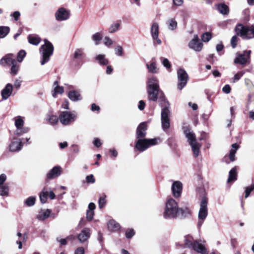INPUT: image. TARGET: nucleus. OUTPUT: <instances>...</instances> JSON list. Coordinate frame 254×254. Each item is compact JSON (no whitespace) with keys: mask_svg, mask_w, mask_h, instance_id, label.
<instances>
[{"mask_svg":"<svg viewBox=\"0 0 254 254\" xmlns=\"http://www.w3.org/2000/svg\"><path fill=\"white\" fill-rule=\"evenodd\" d=\"M147 126L145 123H140L137 127L136 136L137 139L144 138L146 135Z\"/></svg>","mask_w":254,"mask_h":254,"instance_id":"obj_17","label":"nucleus"},{"mask_svg":"<svg viewBox=\"0 0 254 254\" xmlns=\"http://www.w3.org/2000/svg\"><path fill=\"white\" fill-rule=\"evenodd\" d=\"M211 34L209 32L203 33L201 36V40L203 42H207L211 39Z\"/></svg>","mask_w":254,"mask_h":254,"instance_id":"obj_44","label":"nucleus"},{"mask_svg":"<svg viewBox=\"0 0 254 254\" xmlns=\"http://www.w3.org/2000/svg\"><path fill=\"white\" fill-rule=\"evenodd\" d=\"M145 104L142 100H140L138 103V108L139 110L142 111L144 109Z\"/></svg>","mask_w":254,"mask_h":254,"instance_id":"obj_61","label":"nucleus"},{"mask_svg":"<svg viewBox=\"0 0 254 254\" xmlns=\"http://www.w3.org/2000/svg\"><path fill=\"white\" fill-rule=\"evenodd\" d=\"M93 144L97 147H99L102 145L101 140H100V139L98 138H96L94 139Z\"/></svg>","mask_w":254,"mask_h":254,"instance_id":"obj_60","label":"nucleus"},{"mask_svg":"<svg viewBox=\"0 0 254 254\" xmlns=\"http://www.w3.org/2000/svg\"><path fill=\"white\" fill-rule=\"evenodd\" d=\"M9 30L8 26H0V39L4 38L9 32Z\"/></svg>","mask_w":254,"mask_h":254,"instance_id":"obj_34","label":"nucleus"},{"mask_svg":"<svg viewBox=\"0 0 254 254\" xmlns=\"http://www.w3.org/2000/svg\"><path fill=\"white\" fill-rule=\"evenodd\" d=\"M11 67V73L13 75H16L18 71L19 66L16 65V63H13Z\"/></svg>","mask_w":254,"mask_h":254,"instance_id":"obj_49","label":"nucleus"},{"mask_svg":"<svg viewBox=\"0 0 254 254\" xmlns=\"http://www.w3.org/2000/svg\"><path fill=\"white\" fill-rule=\"evenodd\" d=\"M69 99L74 102L81 100L82 99L80 93L76 90L70 91L68 93Z\"/></svg>","mask_w":254,"mask_h":254,"instance_id":"obj_23","label":"nucleus"},{"mask_svg":"<svg viewBox=\"0 0 254 254\" xmlns=\"http://www.w3.org/2000/svg\"><path fill=\"white\" fill-rule=\"evenodd\" d=\"M15 122V126L16 128L15 134L18 136H21L24 133L28 132L29 128L28 127H24L23 118L20 116H17L13 119Z\"/></svg>","mask_w":254,"mask_h":254,"instance_id":"obj_11","label":"nucleus"},{"mask_svg":"<svg viewBox=\"0 0 254 254\" xmlns=\"http://www.w3.org/2000/svg\"><path fill=\"white\" fill-rule=\"evenodd\" d=\"M12 55L9 54L6 55L5 57L2 58L0 60V64L5 65L6 64H11L13 63H16V61L14 59L12 58Z\"/></svg>","mask_w":254,"mask_h":254,"instance_id":"obj_26","label":"nucleus"},{"mask_svg":"<svg viewBox=\"0 0 254 254\" xmlns=\"http://www.w3.org/2000/svg\"><path fill=\"white\" fill-rule=\"evenodd\" d=\"M237 179V171L236 167L233 168L229 173V177L227 180L228 183L234 182Z\"/></svg>","mask_w":254,"mask_h":254,"instance_id":"obj_27","label":"nucleus"},{"mask_svg":"<svg viewBox=\"0 0 254 254\" xmlns=\"http://www.w3.org/2000/svg\"><path fill=\"white\" fill-rule=\"evenodd\" d=\"M62 169L60 166H55L47 174V178L52 179L59 177L61 174Z\"/></svg>","mask_w":254,"mask_h":254,"instance_id":"obj_19","label":"nucleus"},{"mask_svg":"<svg viewBox=\"0 0 254 254\" xmlns=\"http://www.w3.org/2000/svg\"><path fill=\"white\" fill-rule=\"evenodd\" d=\"M84 54L83 49H77L74 54V57L76 59H78L81 57Z\"/></svg>","mask_w":254,"mask_h":254,"instance_id":"obj_47","label":"nucleus"},{"mask_svg":"<svg viewBox=\"0 0 254 254\" xmlns=\"http://www.w3.org/2000/svg\"><path fill=\"white\" fill-rule=\"evenodd\" d=\"M48 195V191L45 190V189H44L43 191L39 194L40 201L42 203L44 204L46 202L47 200Z\"/></svg>","mask_w":254,"mask_h":254,"instance_id":"obj_36","label":"nucleus"},{"mask_svg":"<svg viewBox=\"0 0 254 254\" xmlns=\"http://www.w3.org/2000/svg\"><path fill=\"white\" fill-rule=\"evenodd\" d=\"M160 60L164 67L167 69H169L171 67V64L167 59L161 57Z\"/></svg>","mask_w":254,"mask_h":254,"instance_id":"obj_46","label":"nucleus"},{"mask_svg":"<svg viewBox=\"0 0 254 254\" xmlns=\"http://www.w3.org/2000/svg\"><path fill=\"white\" fill-rule=\"evenodd\" d=\"M121 26V24L118 22L112 24L109 28L108 32L110 33H113L118 31Z\"/></svg>","mask_w":254,"mask_h":254,"instance_id":"obj_33","label":"nucleus"},{"mask_svg":"<svg viewBox=\"0 0 254 254\" xmlns=\"http://www.w3.org/2000/svg\"><path fill=\"white\" fill-rule=\"evenodd\" d=\"M179 214V207L177 202L173 198L168 199L166 202V206L163 216L165 219H174Z\"/></svg>","mask_w":254,"mask_h":254,"instance_id":"obj_3","label":"nucleus"},{"mask_svg":"<svg viewBox=\"0 0 254 254\" xmlns=\"http://www.w3.org/2000/svg\"><path fill=\"white\" fill-rule=\"evenodd\" d=\"M26 239H27V236H26V235L25 234L22 238V241H16L17 244L18 245V249H22V243L23 242H25L26 241Z\"/></svg>","mask_w":254,"mask_h":254,"instance_id":"obj_58","label":"nucleus"},{"mask_svg":"<svg viewBox=\"0 0 254 254\" xmlns=\"http://www.w3.org/2000/svg\"><path fill=\"white\" fill-rule=\"evenodd\" d=\"M9 189L7 185H0V195L2 196L8 195Z\"/></svg>","mask_w":254,"mask_h":254,"instance_id":"obj_39","label":"nucleus"},{"mask_svg":"<svg viewBox=\"0 0 254 254\" xmlns=\"http://www.w3.org/2000/svg\"><path fill=\"white\" fill-rule=\"evenodd\" d=\"M177 77L178 80L177 88L179 90H181L187 85L189 76L185 69L180 68L177 71Z\"/></svg>","mask_w":254,"mask_h":254,"instance_id":"obj_12","label":"nucleus"},{"mask_svg":"<svg viewBox=\"0 0 254 254\" xmlns=\"http://www.w3.org/2000/svg\"><path fill=\"white\" fill-rule=\"evenodd\" d=\"M12 88V85L10 83L6 85L1 92L2 100H6L11 95Z\"/></svg>","mask_w":254,"mask_h":254,"instance_id":"obj_22","label":"nucleus"},{"mask_svg":"<svg viewBox=\"0 0 254 254\" xmlns=\"http://www.w3.org/2000/svg\"><path fill=\"white\" fill-rule=\"evenodd\" d=\"M90 237V230L88 228H84L78 235V240L83 243L87 241Z\"/></svg>","mask_w":254,"mask_h":254,"instance_id":"obj_20","label":"nucleus"},{"mask_svg":"<svg viewBox=\"0 0 254 254\" xmlns=\"http://www.w3.org/2000/svg\"><path fill=\"white\" fill-rule=\"evenodd\" d=\"M96 60L98 61L100 64L105 65L108 64V60L105 58V55L100 54L96 56Z\"/></svg>","mask_w":254,"mask_h":254,"instance_id":"obj_32","label":"nucleus"},{"mask_svg":"<svg viewBox=\"0 0 254 254\" xmlns=\"http://www.w3.org/2000/svg\"><path fill=\"white\" fill-rule=\"evenodd\" d=\"M94 211L91 210H87L86 212V219L88 221H91L93 218L94 216Z\"/></svg>","mask_w":254,"mask_h":254,"instance_id":"obj_53","label":"nucleus"},{"mask_svg":"<svg viewBox=\"0 0 254 254\" xmlns=\"http://www.w3.org/2000/svg\"><path fill=\"white\" fill-rule=\"evenodd\" d=\"M86 180L87 183H88L93 184L95 182V179L94 177V176L92 174L87 176L86 177Z\"/></svg>","mask_w":254,"mask_h":254,"instance_id":"obj_54","label":"nucleus"},{"mask_svg":"<svg viewBox=\"0 0 254 254\" xmlns=\"http://www.w3.org/2000/svg\"><path fill=\"white\" fill-rule=\"evenodd\" d=\"M70 16V11L64 7L59 8L55 13V18L58 21H64Z\"/></svg>","mask_w":254,"mask_h":254,"instance_id":"obj_14","label":"nucleus"},{"mask_svg":"<svg viewBox=\"0 0 254 254\" xmlns=\"http://www.w3.org/2000/svg\"><path fill=\"white\" fill-rule=\"evenodd\" d=\"M151 35L153 39H157L159 34V25L157 23H153L151 29Z\"/></svg>","mask_w":254,"mask_h":254,"instance_id":"obj_30","label":"nucleus"},{"mask_svg":"<svg viewBox=\"0 0 254 254\" xmlns=\"http://www.w3.org/2000/svg\"><path fill=\"white\" fill-rule=\"evenodd\" d=\"M203 243H202L201 241L194 240L190 235L185 237L184 245L185 247L193 250L201 254H208Z\"/></svg>","mask_w":254,"mask_h":254,"instance_id":"obj_2","label":"nucleus"},{"mask_svg":"<svg viewBox=\"0 0 254 254\" xmlns=\"http://www.w3.org/2000/svg\"><path fill=\"white\" fill-rule=\"evenodd\" d=\"M254 190V184L246 188L245 190V197H248L251 192Z\"/></svg>","mask_w":254,"mask_h":254,"instance_id":"obj_48","label":"nucleus"},{"mask_svg":"<svg viewBox=\"0 0 254 254\" xmlns=\"http://www.w3.org/2000/svg\"><path fill=\"white\" fill-rule=\"evenodd\" d=\"M59 119V118H58L57 116L52 115L50 116L48 119H47V120L51 125H54L58 122Z\"/></svg>","mask_w":254,"mask_h":254,"instance_id":"obj_43","label":"nucleus"},{"mask_svg":"<svg viewBox=\"0 0 254 254\" xmlns=\"http://www.w3.org/2000/svg\"><path fill=\"white\" fill-rule=\"evenodd\" d=\"M44 41L45 44L42 45L40 49L41 65L45 64L50 61V57L53 55L54 51V46L47 39Z\"/></svg>","mask_w":254,"mask_h":254,"instance_id":"obj_5","label":"nucleus"},{"mask_svg":"<svg viewBox=\"0 0 254 254\" xmlns=\"http://www.w3.org/2000/svg\"><path fill=\"white\" fill-rule=\"evenodd\" d=\"M6 179V176L2 174L0 175V185H3V183L5 181Z\"/></svg>","mask_w":254,"mask_h":254,"instance_id":"obj_62","label":"nucleus"},{"mask_svg":"<svg viewBox=\"0 0 254 254\" xmlns=\"http://www.w3.org/2000/svg\"><path fill=\"white\" fill-rule=\"evenodd\" d=\"M243 72H238L237 73H236L233 77V82H236L237 81H238L241 78V77L243 76Z\"/></svg>","mask_w":254,"mask_h":254,"instance_id":"obj_56","label":"nucleus"},{"mask_svg":"<svg viewBox=\"0 0 254 254\" xmlns=\"http://www.w3.org/2000/svg\"><path fill=\"white\" fill-rule=\"evenodd\" d=\"M217 9L220 13L223 14H227L229 13V7L224 3H221L217 5Z\"/></svg>","mask_w":254,"mask_h":254,"instance_id":"obj_31","label":"nucleus"},{"mask_svg":"<svg viewBox=\"0 0 254 254\" xmlns=\"http://www.w3.org/2000/svg\"><path fill=\"white\" fill-rule=\"evenodd\" d=\"M53 86H54V89L52 93L53 97L55 98L56 97L57 94H62L64 93V87L59 85V82L58 81H55L54 82Z\"/></svg>","mask_w":254,"mask_h":254,"instance_id":"obj_24","label":"nucleus"},{"mask_svg":"<svg viewBox=\"0 0 254 254\" xmlns=\"http://www.w3.org/2000/svg\"><path fill=\"white\" fill-rule=\"evenodd\" d=\"M26 56V52L24 50H20L17 55V60L18 62H21Z\"/></svg>","mask_w":254,"mask_h":254,"instance_id":"obj_45","label":"nucleus"},{"mask_svg":"<svg viewBox=\"0 0 254 254\" xmlns=\"http://www.w3.org/2000/svg\"><path fill=\"white\" fill-rule=\"evenodd\" d=\"M104 44L107 47H110L113 44V41L112 40L109 38V37H105L104 39Z\"/></svg>","mask_w":254,"mask_h":254,"instance_id":"obj_50","label":"nucleus"},{"mask_svg":"<svg viewBox=\"0 0 254 254\" xmlns=\"http://www.w3.org/2000/svg\"><path fill=\"white\" fill-rule=\"evenodd\" d=\"M184 132L190 145L195 157L198 156L201 145L196 141L194 133L188 127H183Z\"/></svg>","mask_w":254,"mask_h":254,"instance_id":"obj_4","label":"nucleus"},{"mask_svg":"<svg viewBox=\"0 0 254 254\" xmlns=\"http://www.w3.org/2000/svg\"><path fill=\"white\" fill-rule=\"evenodd\" d=\"M146 66L148 69L149 72L151 73H157V66L155 62H152L150 64H146Z\"/></svg>","mask_w":254,"mask_h":254,"instance_id":"obj_38","label":"nucleus"},{"mask_svg":"<svg viewBox=\"0 0 254 254\" xmlns=\"http://www.w3.org/2000/svg\"><path fill=\"white\" fill-rule=\"evenodd\" d=\"M123 48L121 46H118L115 48V53L118 56H122L123 54Z\"/></svg>","mask_w":254,"mask_h":254,"instance_id":"obj_55","label":"nucleus"},{"mask_svg":"<svg viewBox=\"0 0 254 254\" xmlns=\"http://www.w3.org/2000/svg\"><path fill=\"white\" fill-rule=\"evenodd\" d=\"M51 212V210L49 209H41L39 211L38 214L37 215V218L39 220L43 221L48 218L51 216L54 217L55 216H53Z\"/></svg>","mask_w":254,"mask_h":254,"instance_id":"obj_21","label":"nucleus"},{"mask_svg":"<svg viewBox=\"0 0 254 254\" xmlns=\"http://www.w3.org/2000/svg\"><path fill=\"white\" fill-rule=\"evenodd\" d=\"M21 84V81L19 79H16L14 81V86L16 88H20Z\"/></svg>","mask_w":254,"mask_h":254,"instance_id":"obj_64","label":"nucleus"},{"mask_svg":"<svg viewBox=\"0 0 254 254\" xmlns=\"http://www.w3.org/2000/svg\"><path fill=\"white\" fill-rule=\"evenodd\" d=\"M170 105L168 102H167L165 106L162 108L161 111V126L163 130L165 131L170 127Z\"/></svg>","mask_w":254,"mask_h":254,"instance_id":"obj_8","label":"nucleus"},{"mask_svg":"<svg viewBox=\"0 0 254 254\" xmlns=\"http://www.w3.org/2000/svg\"><path fill=\"white\" fill-rule=\"evenodd\" d=\"M84 253H85L84 249L83 247H80L77 248L75 250L74 254H84Z\"/></svg>","mask_w":254,"mask_h":254,"instance_id":"obj_59","label":"nucleus"},{"mask_svg":"<svg viewBox=\"0 0 254 254\" xmlns=\"http://www.w3.org/2000/svg\"><path fill=\"white\" fill-rule=\"evenodd\" d=\"M238 35H240L244 39H250L254 38V26L248 28L242 24H238L235 28Z\"/></svg>","mask_w":254,"mask_h":254,"instance_id":"obj_7","label":"nucleus"},{"mask_svg":"<svg viewBox=\"0 0 254 254\" xmlns=\"http://www.w3.org/2000/svg\"><path fill=\"white\" fill-rule=\"evenodd\" d=\"M35 197L30 196L26 199V200L25 201V203L28 206H32L34 205L35 203Z\"/></svg>","mask_w":254,"mask_h":254,"instance_id":"obj_41","label":"nucleus"},{"mask_svg":"<svg viewBox=\"0 0 254 254\" xmlns=\"http://www.w3.org/2000/svg\"><path fill=\"white\" fill-rule=\"evenodd\" d=\"M28 41L30 44L37 46L40 43L41 38L38 35L31 34L28 36Z\"/></svg>","mask_w":254,"mask_h":254,"instance_id":"obj_29","label":"nucleus"},{"mask_svg":"<svg viewBox=\"0 0 254 254\" xmlns=\"http://www.w3.org/2000/svg\"><path fill=\"white\" fill-rule=\"evenodd\" d=\"M76 117L77 115L74 112L64 111L60 115L59 120L63 125L67 126L73 123L76 120Z\"/></svg>","mask_w":254,"mask_h":254,"instance_id":"obj_10","label":"nucleus"},{"mask_svg":"<svg viewBox=\"0 0 254 254\" xmlns=\"http://www.w3.org/2000/svg\"><path fill=\"white\" fill-rule=\"evenodd\" d=\"M189 46L196 52H199L201 50L203 44L199 42V38L197 35H194L193 38L190 42Z\"/></svg>","mask_w":254,"mask_h":254,"instance_id":"obj_15","label":"nucleus"},{"mask_svg":"<svg viewBox=\"0 0 254 254\" xmlns=\"http://www.w3.org/2000/svg\"><path fill=\"white\" fill-rule=\"evenodd\" d=\"M91 110L92 111H99L100 110L99 106L96 105L95 104L93 103L91 105Z\"/></svg>","mask_w":254,"mask_h":254,"instance_id":"obj_63","label":"nucleus"},{"mask_svg":"<svg viewBox=\"0 0 254 254\" xmlns=\"http://www.w3.org/2000/svg\"><path fill=\"white\" fill-rule=\"evenodd\" d=\"M251 51H245L243 54H237V56L234 60L235 64H238L242 65L250 63V55Z\"/></svg>","mask_w":254,"mask_h":254,"instance_id":"obj_13","label":"nucleus"},{"mask_svg":"<svg viewBox=\"0 0 254 254\" xmlns=\"http://www.w3.org/2000/svg\"><path fill=\"white\" fill-rule=\"evenodd\" d=\"M208 199L206 196H203L200 201V209L198 212V225L200 226L208 215L207 209Z\"/></svg>","mask_w":254,"mask_h":254,"instance_id":"obj_9","label":"nucleus"},{"mask_svg":"<svg viewBox=\"0 0 254 254\" xmlns=\"http://www.w3.org/2000/svg\"><path fill=\"white\" fill-rule=\"evenodd\" d=\"M23 146L21 139H14L9 145V150L11 152H15L20 150Z\"/></svg>","mask_w":254,"mask_h":254,"instance_id":"obj_18","label":"nucleus"},{"mask_svg":"<svg viewBox=\"0 0 254 254\" xmlns=\"http://www.w3.org/2000/svg\"><path fill=\"white\" fill-rule=\"evenodd\" d=\"M190 213V209L188 207L179 208V214L181 213L182 216L186 217L187 215Z\"/></svg>","mask_w":254,"mask_h":254,"instance_id":"obj_40","label":"nucleus"},{"mask_svg":"<svg viewBox=\"0 0 254 254\" xmlns=\"http://www.w3.org/2000/svg\"><path fill=\"white\" fill-rule=\"evenodd\" d=\"M238 42V37L235 35L232 37L231 40V44L233 48H235Z\"/></svg>","mask_w":254,"mask_h":254,"instance_id":"obj_52","label":"nucleus"},{"mask_svg":"<svg viewBox=\"0 0 254 254\" xmlns=\"http://www.w3.org/2000/svg\"><path fill=\"white\" fill-rule=\"evenodd\" d=\"M102 37L103 35L101 33L97 32L92 35V39L95 42V45H98L99 44Z\"/></svg>","mask_w":254,"mask_h":254,"instance_id":"obj_35","label":"nucleus"},{"mask_svg":"<svg viewBox=\"0 0 254 254\" xmlns=\"http://www.w3.org/2000/svg\"><path fill=\"white\" fill-rule=\"evenodd\" d=\"M147 90L148 98L150 101H157L159 94L162 93L159 89L158 80L156 77L152 76L148 78Z\"/></svg>","mask_w":254,"mask_h":254,"instance_id":"obj_1","label":"nucleus"},{"mask_svg":"<svg viewBox=\"0 0 254 254\" xmlns=\"http://www.w3.org/2000/svg\"><path fill=\"white\" fill-rule=\"evenodd\" d=\"M108 228L110 231H117L120 229L121 227L118 223L115 220L112 219L108 223Z\"/></svg>","mask_w":254,"mask_h":254,"instance_id":"obj_28","label":"nucleus"},{"mask_svg":"<svg viewBox=\"0 0 254 254\" xmlns=\"http://www.w3.org/2000/svg\"><path fill=\"white\" fill-rule=\"evenodd\" d=\"M106 196L105 195H103V196H101L98 200V205L99 207L100 208H102L104 207L106 203Z\"/></svg>","mask_w":254,"mask_h":254,"instance_id":"obj_42","label":"nucleus"},{"mask_svg":"<svg viewBox=\"0 0 254 254\" xmlns=\"http://www.w3.org/2000/svg\"><path fill=\"white\" fill-rule=\"evenodd\" d=\"M159 141H160L159 138L138 139L135 142V147L139 152H143L151 146L157 144Z\"/></svg>","mask_w":254,"mask_h":254,"instance_id":"obj_6","label":"nucleus"},{"mask_svg":"<svg viewBox=\"0 0 254 254\" xmlns=\"http://www.w3.org/2000/svg\"><path fill=\"white\" fill-rule=\"evenodd\" d=\"M135 234V232L133 229H130L129 230H127L126 232V237L127 239L131 238Z\"/></svg>","mask_w":254,"mask_h":254,"instance_id":"obj_51","label":"nucleus"},{"mask_svg":"<svg viewBox=\"0 0 254 254\" xmlns=\"http://www.w3.org/2000/svg\"><path fill=\"white\" fill-rule=\"evenodd\" d=\"M182 184L179 181H176L172 185L171 189L175 197L178 198L181 196L182 191Z\"/></svg>","mask_w":254,"mask_h":254,"instance_id":"obj_16","label":"nucleus"},{"mask_svg":"<svg viewBox=\"0 0 254 254\" xmlns=\"http://www.w3.org/2000/svg\"><path fill=\"white\" fill-rule=\"evenodd\" d=\"M239 148V145L237 143H234L232 145V148L230 151L229 158L231 162H234L235 160V154Z\"/></svg>","mask_w":254,"mask_h":254,"instance_id":"obj_25","label":"nucleus"},{"mask_svg":"<svg viewBox=\"0 0 254 254\" xmlns=\"http://www.w3.org/2000/svg\"><path fill=\"white\" fill-rule=\"evenodd\" d=\"M231 90V87L229 85H225L222 88V91L224 93L229 94L230 93Z\"/></svg>","mask_w":254,"mask_h":254,"instance_id":"obj_57","label":"nucleus"},{"mask_svg":"<svg viewBox=\"0 0 254 254\" xmlns=\"http://www.w3.org/2000/svg\"><path fill=\"white\" fill-rule=\"evenodd\" d=\"M168 28L171 30H174L177 27V22L174 18H171L168 21Z\"/></svg>","mask_w":254,"mask_h":254,"instance_id":"obj_37","label":"nucleus"}]
</instances>
